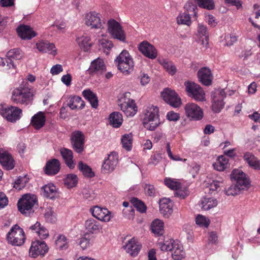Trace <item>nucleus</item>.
Returning <instances> with one entry per match:
<instances>
[{"mask_svg":"<svg viewBox=\"0 0 260 260\" xmlns=\"http://www.w3.org/2000/svg\"><path fill=\"white\" fill-rule=\"evenodd\" d=\"M0 114L10 122H15L20 119L22 115V110L15 106L0 108Z\"/></svg>","mask_w":260,"mask_h":260,"instance_id":"obj_12","label":"nucleus"},{"mask_svg":"<svg viewBox=\"0 0 260 260\" xmlns=\"http://www.w3.org/2000/svg\"><path fill=\"white\" fill-rule=\"evenodd\" d=\"M140 80L141 85L142 86H145L148 84L150 81V78L147 74L144 73H141L138 77Z\"/></svg>","mask_w":260,"mask_h":260,"instance_id":"obj_57","label":"nucleus"},{"mask_svg":"<svg viewBox=\"0 0 260 260\" xmlns=\"http://www.w3.org/2000/svg\"><path fill=\"white\" fill-rule=\"evenodd\" d=\"M127 253L132 256H136L140 251L141 246L134 238L129 240L124 246Z\"/></svg>","mask_w":260,"mask_h":260,"instance_id":"obj_27","label":"nucleus"},{"mask_svg":"<svg viewBox=\"0 0 260 260\" xmlns=\"http://www.w3.org/2000/svg\"><path fill=\"white\" fill-rule=\"evenodd\" d=\"M165 184L169 188L173 190H178L181 186L179 182L170 178H166L165 179Z\"/></svg>","mask_w":260,"mask_h":260,"instance_id":"obj_52","label":"nucleus"},{"mask_svg":"<svg viewBox=\"0 0 260 260\" xmlns=\"http://www.w3.org/2000/svg\"><path fill=\"white\" fill-rule=\"evenodd\" d=\"M231 178L233 181L236 182V184L242 190L247 188L250 185V181L247 175L241 170H234Z\"/></svg>","mask_w":260,"mask_h":260,"instance_id":"obj_13","label":"nucleus"},{"mask_svg":"<svg viewBox=\"0 0 260 260\" xmlns=\"http://www.w3.org/2000/svg\"><path fill=\"white\" fill-rule=\"evenodd\" d=\"M217 204L216 199L211 198H205L201 202V208L204 210H209L216 207Z\"/></svg>","mask_w":260,"mask_h":260,"instance_id":"obj_40","label":"nucleus"},{"mask_svg":"<svg viewBox=\"0 0 260 260\" xmlns=\"http://www.w3.org/2000/svg\"><path fill=\"white\" fill-rule=\"evenodd\" d=\"M145 193L149 196H154L155 193V189L153 185L146 184L144 187Z\"/></svg>","mask_w":260,"mask_h":260,"instance_id":"obj_61","label":"nucleus"},{"mask_svg":"<svg viewBox=\"0 0 260 260\" xmlns=\"http://www.w3.org/2000/svg\"><path fill=\"white\" fill-rule=\"evenodd\" d=\"M226 44L227 46H231L233 45L234 43L237 42V37L235 34H231L228 35L225 37Z\"/></svg>","mask_w":260,"mask_h":260,"instance_id":"obj_58","label":"nucleus"},{"mask_svg":"<svg viewBox=\"0 0 260 260\" xmlns=\"http://www.w3.org/2000/svg\"><path fill=\"white\" fill-rule=\"evenodd\" d=\"M226 95L224 89H216L211 93L212 110L215 113H219L224 106V99Z\"/></svg>","mask_w":260,"mask_h":260,"instance_id":"obj_10","label":"nucleus"},{"mask_svg":"<svg viewBox=\"0 0 260 260\" xmlns=\"http://www.w3.org/2000/svg\"><path fill=\"white\" fill-rule=\"evenodd\" d=\"M60 169V164L59 161L54 158L47 162L44 171L48 175H54L59 172Z\"/></svg>","mask_w":260,"mask_h":260,"instance_id":"obj_25","label":"nucleus"},{"mask_svg":"<svg viewBox=\"0 0 260 260\" xmlns=\"http://www.w3.org/2000/svg\"><path fill=\"white\" fill-rule=\"evenodd\" d=\"M68 106L72 109H82L85 106V103L81 98L78 96H73L69 99Z\"/></svg>","mask_w":260,"mask_h":260,"instance_id":"obj_33","label":"nucleus"},{"mask_svg":"<svg viewBox=\"0 0 260 260\" xmlns=\"http://www.w3.org/2000/svg\"><path fill=\"white\" fill-rule=\"evenodd\" d=\"M11 99L16 104L27 105L32 100V94L30 89L26 86V83H25L24 85H20L12 90Z\"/></svg>","mask_w":260,"mask_h":260,"instance_id":"obj_2","label":"nucleus"},{"mask_svg":"<svg viewBox=\"0 0 260 260\" xmlns=\"http://www.w3.org/2000/svg\"><path fill=\"white\" fill-rule=\"evenodd\" d=\"M178 24H185L189 26L191 24L190 14L186 12L180 13L177 17Z\"/></svg>","mask_w":260,"mask_h":260,"instance_id":"obj_46","label":"nucleus"},{"mask_svg":"<svg viewBox=\"0 0 260 260\" xmlns=\"http://www.w3.org/2000/svg\"><path fill=\"white\" fill-rule=\"evenodd\" d=\"M159 63L171 75H174L176 72V69L173 63L164 58L158 59Z\"/></svg>","mask_w":260,"mask_h":260,"instance_id":"obj_42","label":"nucleus"},{"mask_svg":"<svg viewBox=\"0 0 260 260\" xmlns=\"http://www.w3.org/2000/svg\"><path fill=\"white\" fill-rule=\"evenodd\" d=\"M22 53L19 49L15 48L10 50L7 53V58L0 57V66L6 67V70L14 68L15 65L13 59L19 60L22 58Z\"/></svg>","mask_w":260,"mask_h":260,"instance_id":"obj_8","label":"nucleus"},{"mask_svg":"<svg viewBox=\"0 0 260 260\" xmlns=\"http://www.w3.org/2000/svg\"><path fill=\"white\" fill-rule=\"evenodd\" d=\"M44 216L46 220L48 222L53 223L56 221V214L50 207L47 208Z\"/></svg>","mask_w":260,"mask_h":260,"instance_id":"obj_50","label":"nucleus"},{"mask_svg":"<svg viewBox=\"0 0 260 260\" xmlns=\"http://www.w3.org/2000/svg\"><path fill=\"white\" fill-rule=\"evenodd\" d=\"M37 202V197L35 194H24L17 203L18 210L23 214L29 215L33 212L32 208Z\"/></svg>","mask_w":260,"mask_h":260,"instance_id":"obj_6","label":"nucleus"},{"mask_svg":"<svg viewBox=\"0 0 260 260\" xmlns=\"http://www.w3.org/2000/svg\"><path fill=\"white\" fill-rule=\"evenodd\" d=\"M173 202L169 199L164 198L159 201V210L166 217H169L173 212Z\"/></svg>","mask_w":260,"mask_h":260,"instance_id":"obj_26","label":"nucleus"},{"mask_svg":"<svg viewBox=\"0 0 260 260\" xmlns=\"http://www.w3.org/2000/svg\"><path fill=\"white\" fill-rule=\"evenodd\" d=\"M68 241L64 235H59L55 241V244L57 248L60 250L66 249L68 247Z\"/></svg>","mask_w":260,"mask_h":260,"instance_id":"obj_47","label":"nucleus"},{"mask_svg":"<svg viewBox=\"0 0 260 260\" xmlns=\"http://www.w3.org/2000/svg\"><path fill=\"white\" fill-rule=\"evenodd\" d=\"M45 117L42 112H38L35 115L31 118V123L36 129H39L43 127L45 124Z\"/></svg>","mask_w":260,"mask_h":260,"instance_id":"obj_37","label":"nucleus"},{"mask_svg":"<svg viewBox=\"0 0 260 260\" xmlns=\"http://www.w3.org/2000/svg\"><path fill=\"white\" fill-rule=\"evenodd\" d=\"M200 82L203 85L209 86L211 84L212 76L210 70L206 67L200 69L198 72Z\"/></svg>","mask_w":260,"mask_h":260,"instance_id":"obj_23","label":"nucleus"},{"mask_svg":"<svg viewBox=\"0 0 260 260\" xmlns=\"http://www.w3.org/2000/svg\"><path fill=\"white\" fill-rule=\"evenodd\" d=\"M25 239L23 230L18 224L14 225L6 235L8 243L12 246H21L24 243Z\"/></svg>","mask_w":260,"mask_h":260,"instance_id":"obj_4","label":"nucleus"},{"mask_svg":"<svg viewBox=\"0 0 260 260\" xmlns=\"http://www.w3.org/2000/svg\"><path fill=\"white\" fill-rule=\"evenodd\" d=\"M161 95L164 101L172 107H179L181 104L180 98L174 90L166 88Z\"/></svg>","mask_w":260,"mask_h":260,"instance_id":"obj_16","label":"nucleus"},{"mask_svg":"<svg viewBox=\"0 0 260 260\" xmlns=\"http://www.w3.org/2000/svg\"><path fill=\"white\" fill-rule=\"evenodd\" d=\"M184 8L187 13H189V12H192L195 16L196 15L197 13L196 12V10L197 9V7L192 3V2H188L184 5Z\"/></svg>","mask_w":260,"mask_h":260,"instance_id":"obj_59","label":"nucleus"},{"mask_svg":"<svg viewBox=\"0 0 260 260\" xmlns=\"http://www.w3.org/2000/svg\"><path fill=\"white\" fill-rule=\"evenodd\" d=\"M133 137L132 133L124 134L121 138L122 147L127 151H131L132 148Z\"/></svg>","mask_w":260,"mask_h":260,"instance_id":"obj_39","label":"nucleus"},{"mask_svg":"<svg viewBox=\"0 0 260 260\" xmlns=\"http://www.w3.org/2000/svg\"><path fill=\"white\" fill-rule=\"evenodd\" d=\"M139 51L146 57L151 59H155L157 52L155 47L147 41H143L139 45Z\"/></svg>","mask_w":260,"mask_h":260,"instance_id":"obj_22","label":"nucleus"},{"mask_svg":"<svg viewBox=\"0 0 260 260\" xmlns=\"http://www.w3.org/2000/svg\"><path fill=\"white\" fill-rule=\"evenodd\" d=\"M158 245L161 250L171 252L174 260H181L185 256L183 247L178 241L167 240L164 243L159 242Z\"/></svg>","mask_w":260,"mask_h":260,"instance_id":"obj_1","label":"nucleus"},{"mask_svg":"<svg viewBox=\"0 0 260 260\" xmlns=\"http://www.w3.org/2000/svg\"><path fill=\"white\" fill-rule=\"evenodd\" d=\"M60 153L67 166L70 169H74L76 164L73 160L72 151L66 148H62L60 149Z\"/></svg>","mask_w":260,"mask_h":260,"instance_id":"obj_29","label":"nucleus"},{"mask_svg":"<svg viewBox=\"0 0 260 260\" xmlns=\"http://www.w3.org/2000/svg\"><path fill=\"white\" fill-rule=\"evenodd\" d=\"M241 190L242 189H240L236 184L232 185L225 190V194L227 196H234L240 193Z\"/></svg>","mask_w":260,"mask_h":260,"instance_id":"obj_53","label":"nucleus"},{"mask_svg":"<svg viewBox=\"0 0 260 260\" xmlns=\"http://www.w3.org/2000/svg\"><path fill=\"white\" fill-rule=\"evenodd\" d=\"M84 225L86 231L91 234H96L101 232L102 229L100 222L93 218L86 220Z\"/></svg>","mask_w":260,"mask_h":260,"instance_id":"obj_31","label":"nucleus"},{"mask_svg":"<svg viewBox=\"0 0 260 260\" xmlns=\"http://www.w3.org/2000/svg\"><path fill=\"white\" fill-rule=\"evenodd\" d=\"M184 110L186 116L190 119L194 120H199L203 117L202 109L196 104L189 103L187 104Z\"/></svg>","mask_w":260,"mask_h":260,"instance_id":"obj_15","label":"nucleus"},{"mask_svg":"<svg viewBox=\"0 0 260 260\" xmlns=\"http://www.w3.org/2000/svg\"><path fill=\"white\" fill-rule=\"evenodd\" d=\"M17 31L19 36L23 40H29L36 36V33L28 25L19 26Z\"/></svg>","mask_w":260,"mask_h":260,"instance_id":"obj_28","label":"nucleus"},{"mask_svg":"<svg viewBox=\"0 0 260 260\" xmlns=\"http://www.w3.org/2000/svg\"><path fill=\"white\" fill-rule=\"evenodd\" d=\"M83 96L90 104L93 108H96L98 106L99 101L96 94L90 89H86L82 92Z\"/></svg>","mask_w":260,"mask_h":260,"instance_id":"obj_35","label":"nucleus"},{"mask_svg":"<svg viewBox=\"0 0 260 260\" xmlns=\"http://www.w3.org/2000/svg\"><path fill=\"white\" fill-rule=\"evenodd\" d=\"M101 14L94 11L90 12L85 14V24L92 29H102L104 28L105 22L101 18Z\"/></svg>","mask_w":260,"mask_h":260,"instance_id":"obj_9","label":"nucleus"},{"mask_svg":"<svg viewBox=\"0 0 260 260\" xmlns=\"http://www.w3.org/2000/svg\"><path fill=\"white\" fill-rule=\"evenodd\" d=\"M78 179L76 175L70 174L67 175L64 180V184L68 188H72L77 185Z\"/></svg>","mask_w":260,"mask_h":260,"instance_id":"obj_45","label":"nucleus"},{"mask_svg":"<svg viewBox=\"0 0 260 260\" xmlns=\"http://www.w3.org/2000/svg\"><path fill=\"white\" fill-rule=\"evenodd\" d=\"M152 232L158 236H161L164 233V223L158 219H154L151 224Z\"/></svg>","mask_w":260,"mask_h":260,"instance_id":"obj_34","label":"nucleus"},{"mask_svg":"<svg viewBox=\"0 0 260 260\" xmlns=\"http://www.w3.org/2000/svg\"><path fill=\"white\" fill-rule=\"evenodd\" d=\"M0 163L7 170H12L15 166L11 155L2 149H0Z\"/></svg>","mask_w":260,"mask_h":260,"instance_id":"obj_24","label":"nucleus"},{"mask_svg":"<svg viewBox=\"0 0 260 260\" xmlns=\"http://www.w3.org/2000/svg\"><path fill=\"white\" fill-rule=\"evenodd\" d=\"M37 48L42 52H49L55 55L56 53V49L53 43L48 41H40L36 44Z\"/></svg>","mask_w":260,"mask_h":260,"instance_id":"obj_32","label":"nucleus"},{"mask_svg":"<svg viewBox=\"0 0 260 260\" xmlns=\"http://www.w3.org/2000/svg\"><path fill=\"white\" fill-rule=\"evenodd\" d=\"M48 247L44 241L36 240L32 242L29 249V255L36 257L39 255H44L48 251Z\"/></svg>","mask_w":260,"mask_h":260,"instance_id":"obj_18","label":"nucleus"},{"mask_svg":"<svg viewBox=\"0 0 260 260\" xmlns=\"http://www.w3.org/2000/svg\"><path fill=\"white\" fill-rule=\"evenodd\" d=\"M118 105L127 116H133L137 111L134 100L126 98L125 95L119 100Z\"/></svg>","mask_w":260,"mask_h":260,"instance_id":"obj_11","label":"nucleus"},{"mask_svg":"<svg viewBox=\"0 0 260 260\" xmlns=\"http://www.w3.org/2000/svg\"><path fill=\"white\" fill-rule=\"evenodd\" d=\"M71 144L74 150L80 153L83 151L84 145V136L80 131H75L72 134Z\"/></svg>","mask_w":260,"mask_h":260,"instance_id":"obj_19","label":"nucleus"},{"mask_svg":"<svg viewBox=\"0 0 260 260\" xmlns=\"http://www.w3.org/2000/svg\"><path fill=\"white\" fill-rule=\"evenodd\" d=\"M131 202L139 212L141 213L146 212L147 207L141 201L138 200L137 198H133L131 200Z\"/></svg>","mask_w":260,"mask_h":260,"instance_id":"obj_48","label":"nucleus"},{"mask_svg":"<svg viewBox=\"0 0 260 260\" xmlns=\"http://www.w3.org/2000/svg\"><path fill=\"white\" fill-rule=\"evenodd\" d=\"M108 30L112 37L121 41H124L125 36L120 24L114 19L109 20L108 22Z\"/></svg>","mask_w":260,"mask_h":260,"instance_id":"obj_14","label":"nucleus"},{"mask_svg":"<svg viewBox=\"0 0 260 260\" xmlns=\"http://www.w3.org/2000/svg\"><path fill=\"white\" fill-rule=\"evenodd\" d=\"M198 5L201 8L208 10H213L215 7L213 0H196Z\"/></svg>","mask_w":260,"mask_h":260,"instance_id":"obj_49","label":"nucleus"},{"mask_svg":"<svg viewBox=\"0 0 260 260\" xmlns=\"http://www.w3.org/2000/svg\"><path fill=\"white\" fill-rule=\"evenodd\" d=\"M159 124L158 108L151 106L148 108L145 114L143 121L144 126L150 131H153Z\"/></svg>","mask_w":260,"mask_h":260,"instance_id":"obj_5","label":"nucleus"},{"mask_svg":"<svg viewBox=\"0 0 260 260\" xmlns=\"http://www.w3.org/2000/svg\"><path fill=\"white\" fill-rule=\"evenodd\" d=\"M109 122L114 127H120L123 121L121 114L118 112H114L109 116Z\"/></svg>","mask_w":260,"mask_h":260,"instance_id":"obj_38","label":"nucleus"},{"mask_svg":"<svg viewBox=\"0 0 260 260\" xmlns=\"http://www.w3.org/2000/svg\"><path fill=\"white\" fill-rule=\"evenodd\" d=\"M63 69L61 64H57L53 66L50 70V73L53 75H58L61 72H62Z\"/></svg>","mask_w":260,"mask_h":260,"instance_id":"obj_62","label":"nucleus"},{"mask_svg":"<svg viewBox=\"0 0 260 260\" xmlns=\"http://www.w3.org/2000/svg\"><path fill=\"white\" fill-rule=\"evenodd\" d=\"M167 117L170 121H176L179 119L180 116L179 114L173 111H170L168 113Z\"/></svg>","mask_w":260,"mask_h":260,"instance_id":"obj_63","label":"nucleus"},{"mask_svg":"<svg viewBox=\"0 0 260 260\" xmlns=\"http://www.w3.org/2000/svg\"><path fill=\"white\" fill-rule=\"evenodd\" d=\"M28 179L26 176L19 177L15 182L14 187L16 189L20 190L25 186L28 182Z\"/></svg>","mask_w":260,"mask_h":260,"instance_id":"obj_51","label":"nucleus"},{"mask_svg":"<svg viewBox=\"0 0 260 260\" xmlns=\"http://www.w3.org/2000/svg\"><path fill=\"white\" fill-rule=\"evenodd\" d=\"M228 162L229 159L226 156H220L213 164L214 168L219 171H223L228 167Z\"/></svg>","mask_w":260,"mask_h":260,"instance_id":"obj_41","label":"nucleus"},{"mask_svg":"<svg viewBox=\"0 0 260 260\" xmlns=\"http://www.w3.org/2000/svg\"><path fill=\"white\" fill-rule=\"evenodd\" d=\"M198 32L200 37H205V40L207 41L208 38V32L207 31V27L199 23L198 26Z\"/></svg>","mask_w":260,"mask_h":260,"instance_id":"obj_54","label":"nucleus"},{"mask_svg":"<svg viewBox=\"0 0 260 260\" xmlns=\"http://www.w3.org/2000/svg\"><path fill=\"white\" fill-rule=\"evenodd\" d=\"M224 4L228 7L235 6L237 9L242 7V3L239 0H224Z\"/></svg>","mask_w":260,"mask_h":260,"instance_id":"obj_56","label":"nucleus"},{"mask_svg":"<svg viewBox=\"0 0 260 260\" xmlns=\"http://www.w3.org/2000/svg\"><path fill=\"white\" fill-rule=\"evenodd\" d=\"M243 159L250 167L255 170H260V159L254 154L246 152L244 154Z\"/></svg>","mask_w":260,"mask_h":260,"instance_id":"obj_30","label":"nucleus"},{"mask_svg":"<svg viewBox=\"0 0 260 260\" xmlns=\"http://www.w3.org/2000/svg\"><path fill=\"white\" fill-rule=\"evenodd\" d=\"M90 38L87 36H83L77 39L80 48L84 51H87L90 47L91 43H90Z\"/></svg>","mask_w":260,"mask_h":260,"instance_id":"obj_44","label":"nucleus"},{"mask_svg":"<svg viewBox=\"0 0 260 260\" xmlns=\"http://www.w3.org/2000/svg\"><path fill=\"white\" fill-rule=\"evenodd\" d=\"M37 234L41 239H46L49 236L48 231L42 225H41L39 231H37Z\"/></svg>","mask_w":260,"mask_h":260,"instance_id":"obj_60","label":"nucleus"},{"mask_svg":"<svg viewBox=\"0 0 260 260\" xmlns=\"http://www.w3.org/2000/svg\"><path fill=\"white\" fill-rule=\"evenodd\" d=\"M185 91L187 95L196 101H206L205 93L203 88L198 84L190 81L184 83Z\"/></svg>","mask_w":260,"mask_h":260,"instance_id":"obj_7","label":"nucleus"},{"mask_svg":"<svg viewBox=\"0 0 260 260\" xmlns=\"http://www.w3.org/2000/svg\"><path fill=\"white\" fill-rule=\"evenodd\" d=\"M118 163V155L115 152L109 154L103 162L102 166V171L105 173L112 172Z\"/></svg>","mask_w":260,"mask_h":260,"instance_id":"obj_20","label":"nucleus"},{"mask_svg":"<svg viewBox=\"0 0 260 260\" xmlns=\"http://www.w3.org/2000/svg\"><path fill=\"white\" fill-rule=\"evenodd\" d=\"M78 168L85 177L92 178L95 175L94 172L92 171L91 168L82 161L79 162Z\"/></svg>","mask_w":260,"mask_h":260,"instance_id":"obj_43","label":"nucleus"},{"mask_svg":"<svg viewBox=\"0 0 260 260\" xmlns=\"http://www.w3.org/2000/svg\"><path fill=\"white\" fill-rule=\"evenodd\" d=\"M196 222L200 226L208 227L209 224V220L204 216L198 215L196 217Z\"/></svg>","mask_w":260,"mask_h":260,"instance_id":"obj_55","label":"nucleus"},{"mask_svg":"<svg viewBox=\"0 0 260 260\" xmlns=\"http://www.w3.org/2000/svg\"><path fill=\"white\" fill-rule=\"evenodd\" d=\"M90 244V240L89 239L85 237H83L80 239L79 241V245L82 249L84 250L86 249L89 246Z\"/></svg>","mask_w":260,"mask_h":260,"instance_id":"obj_64","label":"nucleus"},{"mask_svg":"<svg viewBox=\"0 0 260 260\" xmlns=\"http://www.w3.org/2000/svg\"><path fill=\"white\" fill-rule=\"evenodd\" d=\"M115 62L118 69L124 74H129L134 70V63L133 59L126 50H123L116 57Z\"/></svg>","mask_w":260,"mask_h":260,"instance_id":"obj_3","label":"nucleus"},{"mask_svg":"<svg viewBox=\"0 0 260 260\" xmlns=\"http://www.w3.org/2000/svg\"><path fill=\"white\" fill-rule=\"evenodd\" d=\"M93 216L98 220L104 222H108L111 218V213L107 208L95 206L90 209Z\"/></svg>","mask_w":260,"mask_h":260,"instance_id":"obj_21","label":"nucleus"},{"mask_svg":"<svg viewBox=\"0 0 260 260\" xmlns=\"http://www.w3.org/2000/svg\"><path fill=\"white\" fill-rule=\"evenodd\" d=\"M43 195L51 199H53L57 194V189L53 184H48L42 188Z\"/></svg>","mask_w":260,"mask_h":260,"instance_id":"obj_36","label":"nucleus"},{"mask_svg":"<svg viewBox=\"0 0 260 260\" xmlns=\"http://www.w3.org/2000/svg\"><path fill=\"white\" fill-rule=\"evenodd\" d=\"M106 71V66L103 59L98 58L93 60L87 71L92 76H100Z\"/></svg>","mask_w":260,"mask_h":260,"instance_id":"obj_17","label":"nucleus"}]
</instances>
